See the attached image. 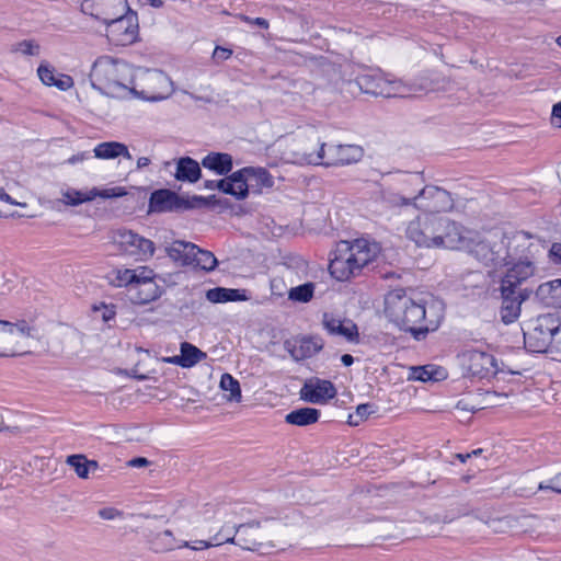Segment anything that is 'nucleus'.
Returning a JSON list of instances; mask_svg holds the SVG:
<instances>
[{
    "label": "nucleus",
    "instance_id": "nucleus-29",
    "mask_svg": "<svg viewBox=\"0 0 561 561\" xmlns=\"http://www.w3.org/2000/svg\"><path fill=\"white\" fill-rule=\"evenodd\" d=\"M201 164L218 175H227L233 168V159L226 152H209L202 159Z\"/></svg>",
    "mask_w": 561,
    "mask_h": 561
},
{
    "label": "nucleus",
    "instance_id": "nucleus-6",
    "mask_svg": "<svg viewBox=\"0 0 561 561\" xmlns=\"http://www.w3.org/2000/svg\"><path fill=\"white\" fill-rule=\"evenodd\" d=\"M106 24V36L116 46H127L137 41L139 24L137 12L128 8L126 13L110 20Z\"/></svg>",
    "mask_w": 561,
    "mask_h": 561
},
{
    "label": "nucleus",
    "instance_id": "nucleus-4",
    "mask_svg": "<svg viewBox=\"0 0 561 561\" xmlns=\"http://www.w3.org/2000/svg\"><path fill=\"white\" fill-rule=\"evenodd\" d=\"M282 528L283 524L272 517L242 523L236 546L243 550L270 553V550L275 548L273 539Z\"/></svg>",
    "mask_w": 561,
    "mask_h": 561
},
{
    "label": "nucleus",
    "instance_id": "nucleus-47",
    "mask_svg": "<svg viewBox=\"0 0 561 561\" xmlns=\"http://www.w3.org/2000/svg\"><path fill=\"white\" fill-rule=\"evenodd\" d=\"M41 46L33 39H24L12 47V51H20L25 56H37L39 54Z\"/></svg>",
    "mask_w": 561,
    "mask_h": 561
},
{
    "label": "nucleus",
    "instance_id": "nucleus-1",
    "mask_svg": "<svg viewBox=\"0 0 561 561\" xmlns=\"http://www.w3.org/2000/svg\"><path fill=\"white\" fill-rule=\"evenodd\" d=\"M90 79L93 89L108 96L131 93L141 100L158 102L173 92V83L162 70L146 72V81L159 85L160 90H137L134 69L126 61L111 56H101L94 61Z\"/></svg>",
    "mask_w": 561,
    "mask_h": 561
},
{
    "label": "nucleus",
    "instance_id": "nucleus-13",
    "mask_svg": "<svg viewBox=\"0 0 561 561\" xmlns=\"http://www.w3.org/2000/svg\"><path fill=\"white\" fill-rule=\"evenodd\" d=\"M130 8L127 0H83L81 11L104 24L110 20L126 13Z\"/></svg>",
    "mask_w": 561,
    "mask_h": 561
},
{
    "label": "nucleus",
    "instance_id": "nucleus-35",
    "mask_svg": "<svg viewBox=\"0 0 561 561\" xmlns=\"http://www.w3.org/2000/svg\"><path fill=\"white\" fill-rule=\"evenodd\" d=\"M66 463L75 469L76 473L81 479L89 477L90 469H98L99 463L95 460H88L84 455L75 454L70 455L66 459Z\"/></svg>",
    "mask_w": 561,
    "mask_h": 561
},
{
    "label": "nucleus",
    "instance_id": "nucleus-42",
    "mask_svg": "<svg viewBox=\"0 0 561 561\" xmlns=\"http://www.w3.org/2000/svg\"><path fill=\"white\" fill-rule=\"evenodd\" d=\"M95 197H98V193L95 192V187L89 192H81L77 190H68L64 193L65 203L71 206H78L85 202H91Z\"/></svg>",
    "mask_w": 561,
    "mask_h": 561
},
{
    "label": "nucleus",
    "instance_id": "nucleus-3",
    "mask_svg": "<svg viewBox=\"0 0 561 561\" xmlns=\"http://www.w3.org/2000/svg\"><path fill=\"white\" fill-rule=\"evenodd\" d=\"M535 266L531 261L518 262L511 266L500 283L501 320L505 324L515 322L520 316L522 305L530 298L533 289L522 287L533 276Z\"/></svg>",
    "mask_w": 561,
    "mask_h": 561
},
{
    "label": "nucleus",
    "instance_id": "nucleus-16",
    "mask_svg": "<svg viewBox=\"0 0 561 561\" xmlns=\"http://www.w3.org/2000/svg\"><path fill=\"white\" fill-rule=\"evenodd\" d=\"M348 85L351 88L356 87L360 92L374 96L391 98L398 95L397 92L391 91L394 87L390 84V81L385 80L378 73H360L354 81L348 82Z\"/></svg>",
    "mask_w": 561,
    "mask_h": 561
},
{
    "label": "nucleus",
    "instance_id": "nucleus-57",
    "mask_svg": "<svg viewBox=\"0 0 561 561\" xmlns=\"http://www.w3.org/2000/svg\"><path fill=\"white\" fill-rule=\"evenodd\" d=\"M390 84L394 87L391 91L398 93L394 98H409L412 95L410 93L412 89L403 84L401 81H390Z\"/></svg>",
    "mask_w": 561,
    "mask_h": 561
},
{
    "label": "nucleus",
    "instance_id": "nucleus-22",
    "mask_svg": "<svg viewBox=\"0 0 561 561\" xmlns=\"http://www.w3.org/2000/svg\"><path fill=\"white\" fill-rule=\"evenodd\" d=\"M322 325L331 335L343 336L348 342L358 341V328L352 320H341L333 313L324 312L322 316Z\"/></svg>",
    "mask_w": 561,
    "mask_h": 561
},
{
    "label": "nucleus",
    "instance_id": "nucleus-25",
    "mask_svg": "<svg viewBox=\"0 0 561 561\" xmlns=\"http://www.w3.org/2000/svg\"><path fill=\"white\" fill-rule=\"evenodd\" d=\"M533 294L545 307L561 308V278L540 284Z\"/></svg>",
    "mask_w": 561,
    "mask_h": 561
},
{
    "label": "nucleus",
    "instance_id": "nucleus-62",
    "mask_svg": "<svg viewBox=\"0 0 561 561\" xmlns=\"http://www.w3.org/2000/svg\"><path fill=\"white\" fill-rule=\"evenodd\" d=\"M417 181H419V178L416 175L407 176V179L403 180L404 186L402 188H400L399 191H407L408 193L414 192V195H416L420 190L410 188V186H412Z\"/></svg>",
    "mask_w": 561,
    "mask_h": 561
},
{
    "label": "nucleus",
    "instance_id": "nucleus-61",
    "mask_svg": "<svg viewBox=\"0 0 561 561\" xmlns=\"http://www.w3.org/2000/svg\"><path fill=\"white\" fill-rule=\"evenodd\" d=\"M551 123L558 127H561V101L552 106Z\"/></svg>",
    "mask_w": 561,
    "mask_h": 561
},
{
    "label": "nucleus",
    "instance_id": "nucleus-17",
    "mask_svg": "<svg viewBox=\"0 0 561 561\" xmlns=\"http://www.w3.org/2000/svg\"><path fill=\"white\" fill-rule=\"evenodd\" d=\"M337 391L334 383L330 380L317 377L307 379L300 389V398L313 404H322L333 399Z\"/></svg>",
    "mask_w": 561,
    "mask_h": 561
},
{
    "label": "nucleus",
    "instance_id": "nucleus-53",
    "mask_svg": "<svg viewBox=\"0 0 561 561\" xmlns=\"http://www.w3.org/2000/svg\"><path fill=\"white\" fill-rule=\"evenodd\" d=\"M411 378L420 381L434 380L433 370H428V366H417L412 368Z\"/></svg>",
    "mask_w": 561,
    "mask_h": 561
},
{
    "label": "nucleus",
    "instance_id": "nucleus-32",
    "mask_svg": "<svg viewBox=\"0 0 561 561\" xmlns=\"http://www.w3.org/2000/svg\"><path fill=\"white\" fill-rule=\"evenodd\" d=\"M93 152L98 159H115L117 157L131 159L127 146L118 141L101 142L94 148Z\"/></svg>",
    "mask_w": 561,
    "mask_h": 561
},
{
    "label": "nucleus",
    "instance_id": "nucleus-63",
    "mask_svg": "<svg viewBox=\"0 0 561 561\" xmlns=\"http://www.w3.org/2000/svg\"><path fill=\"white\" fill-rule=\"evenodd\" d=\"M150 461L146 457H135L130 459L127 465L134 468H144L149 466Z\"/></svg>",
    "mask_w": 561,
    "mask_h": 561
},
{
    "label": "nucleus",
    "instance_id": "nucleus-43",
    "mask_svg": "<svg viewBox=\"0 0 561 561\" xmlns=\"http://www.w3.org/2000/svg\"><path fill=\"white\" fill-rule=\"evenodd\" d=\"M220 388L225 391H229V400L234 402H240L242 394H241V387L239 381L232 377L230 374L226 373L220 378Z\"/></svg>",
    "mask_w": 561,
    "mask_h": 561
},
{
    "label": "nucleus",
    "instance_id": "nucleus-39",
    "mask_svg": "<svg viewBox=\"0 0 561 561\" xmlns=\"http://www.w3.org/2000/svg\"><path fill=\"white\" fill-rule=\"evenodd\" d=\"M193 254H194L193 265L195 267H199L203 271L210 272V271H214L216 268V266L218 265V260L216 259V256L214 255L213 252H210L208 250H203V249L198 248L196 244H195Z\"/></svg>",
    "mask_w": 561,
    "mask_h": 561
},
{
    "label": "nucleus",
    "instance_id": "nucleus-21",
    "mask_svg": "<svg viewBox=\"0 0 561 561\" xmlns=\"http://www.w3.org/2000/svg\"><path fill=\"white\" fill-rule=\"evenodd\" d=\"M344 248L353 255V263L357 265L360 274L371 272L376 267V252H373L367 241L356 240L354 243L344 241Z\"/></svg>",
    "mask_w": 561,
    "mask_h": 561
},
{
    "label": "nucleus",
    "instance_id": "nucleus-14",
    "mask_svg": "<svg viewBox=\"0 0 561 561\" xmlns=\"http://www.w3.org/2000/svg\"><path fill=\"white\" fill-rule=\"evenodd\" d=\"M116 242L124 252L140 261L150 259L154 253V243L131 230H118Z\"/></svg>",
    "mask_w": 561,
    "mask_h": 561
},
{
    "label": "nucleus",
    "instance_id": "nucleus-27",
    "mask_svg": "<svg viewBox=\"0 0 561 561\" xmlns=\"http://www.w3.org/2000/svg\"><path fill=\"white\" fill-rule=\"evenodd\" d=\"M195 244L192 242L175 240L164 248L168 256L181 266L193 265Z\"/></svg>",
    "mask_w": 561,
    "mask_h": 561
},
{
    "label": "nucleus",
    "instance_id": "nucleus-30",
    "mask_svg": "<svg viewBox=\"0 0 561 561\" xmlns=\"http://www.w3.org/2000/svg\"><path fill=\"white\" fill-rule=\"evenodd\" d=\"M206 299L213 304L244 301L248 299L244 289L214 287L206 291Z\"/></svg>",
    "mask_w": 561,
    "mask_h": 561
},
{
    "label": "nucleus",
    "instance_id": "nucleus-54",
    "mask_svg": "<svg viewBox=\"0 0 561 561\" xmlns=\"http://www.w3.org/2000/svg\"><path fill=\"white\" fill-rule=\"evenodd\" d=\"M539 490H550L561 494V471L546 482L539 483Z\"/></svg>",
    "mask_w": 561,
    "mask_h": 561
},
{
    "label": "nucleus",
    "instance_id": "nucleus-44",
    "mask_svg": "<svg viewBox=\"0 0 561 561\" xmlns=\"http://www.w3.org/2000/svg\"><path fill=\"white\" fill-rule=\"evenodd\" d=\"M376 405L374 403H362L358 404L354 413H350L347 423L351 426H357L365 421L370 414L376 412Z\"/></svg>",
    "mask_w": 561,
    "mask_h": 561
},
{
    "label": "nucleus",
    "instance_id": "nucleus-38",
    "mask_svg": "<svg viewBox=\"0 0 561 561\" xmlns=\"http://www.w3.org/2000/svg\"><path fill=\"white\" fill-rule=\"evenodd\" d=\"M139 277L138 270H117L113 272V277L110 280V284L115 287L126 286L128 287V293L130 294L134 285L136 284Z\"/></svg>",
    "mask_w": 561,
    "mask_h": 561
},
{
    "label": "nucleus",
    "instance_id": "nucleus-26",
    "mask_svg": "<svg viewBox=\"0 0 561 561\" xmlns=\"http://www.w3.org/2000/svg\"><path fill=\"white\" fill-rule=\"evenodd\" d=\"M202 164L185 156L175 160L174 178L180 182L196 183L202 178Z\"/></svg>",
    "mask_w": 561,
    "mask_h": 561
},
{
    "label": "nucleus",
    "instance_id": "nucleus-49",
    "mask_svg": "<svg viewBox=\"0 0 561 561\" xmlns=\"http://www.w3.org/2000/svg\"><path fill=\"white\" fill-rule=\"evenodd\" d=\"M37 73H38V77H39L41 81L45 85L53 87V84H54V82L56 80V77H55V73H54V68H51L48 65L41 64L38 69H37Z\"/></svg>",
    "mask_w": 561,
    "mask_h": 561
},
{
    "label": "nucleus",
    "instance_id": "nucleus-31",
    "mask_svg": "<svg viewBox=\"0 0 561 561\" xmlns=\"http://www.w3.org/2000/svg\"><path fill=\"white\" fill-rule=\"evenodd\" d=\"M321 413L318 409L304 407L286 414L285 421L296 426H308L318 422Z\"/></svg>",
    "mask_w": 561,
    "mask_h": 561
},
{
    "label": "nucleus",
    "instance_id": "nucleus-15",
    "mask_svg": "<svg viewBox=\"0 0 561 561\" xmlns=\"http://www.w3.org/2000/svg\"><path fill=\"white\" fill-rule=\"evenodd\" d=\"M324 341L319 335H305L298 339H288L284 341V348L289 353L295 362L310 358L321 352Z\"/></svg>",
    "mask_w": 561,
    "mask_h": 561
},
{
    "label": "nucleus",
    "instance_id": "nucleus-50",
    "mask_svg": "<svg viewBox=\"0 0 561 561\" xmlns=\"http://www.w3.org/2000/svg\"><path fill=\"white\" fill-rule=\"evenodd\" d=\"M102 310V320L104 322H108L113 320L116 316V306L113 304L106 305L105 302H101L99 306H93V311Z\"/></svg>",
    "mask_w": 561,
    "mask_h": 561
},
{
    "label": "nucleus",
    "instance_id": "nucleus-20",
    "mask_svg": "<svg viewBox=\"0 0 561 561\" xmlns=\"http://www.w3.org/2000/svg\"><path fill=\"white\" fill-rule=\"evenodd\" d=\"M529 238L530 236L524 231H517L513 233L512 237H507L504 234L500 242H503L505 245V251L508 253L507 255V265L514 266L515 263L530 261L525 252L529 249Z\"/></svg>",
    "mask_w": 561,
    "mask_h": 561
},
{
    "label": "nucleus",
    "instance_id": "nucleus-45",
    "mask_svg": "<svg viewBox=\"0 0 561 561\" xmlns=\"http://www.w3.org/2000/svg\"><path fill=\"white\" fill-rule=\"evenodd\" d=\"M327 145L324 142L319 144V150L312 152H304L301 161L308 164H323L327 165L328 151H325Z\"/></svg>",
    "mask_w": 561,
    "mask_h": 561
},
{
    "label": "nucleus",
    "instance_id": "nucleus-41",
    "mask_svg": "<svg viewBox=\"0 0 561 561\" xmlns=\"http://www.w3.org/2000/svg\"><path fill=\"white\" fill-rule=\"evenodd\" d=\"M314 284L307 282L305 284L291 287L288 291V299L295 302H308L312 299Z\"/></svg>",
    "mask_w": 561,
    "mask_h": 561
},
{
    "label": "nucleus",
    "instance_id": "nucleus-12",
    "mask_svg": "<svg viewBox=\"0 0 561 561\" xmlns=\"http://www.w3.org/2000/svg\"><path fill=\"white\" fill-rule=\"evenodd\" d=\"M164 289L156 282L152 270L140 267L139 277L130 291V301L135 305H147L161 297Z\"/></svg>",
    "mask_w": 561,
    "mask_h": 561
},
{
    "label": "nucleus",
    "instance_id": "nucleus-52",
    "mask_svg": "<svg viewBox=\"0 0 561 561\" xmlns=\"http://www.w3.org/2000/svg\"><path fill=\"white\" fill-rule=\"evenodd\" d=\"M210 547H217L213 537L209 540L183 541L181 545H178V548H190L192 550H204Z\"/></svg>",
    "mask_w": 561,
    "mask_h": 561
},
{
    "label": "nucleus",
    "instance_id": "nucleus-46",
    "mask_svg": "<svg viewBox=\"0 0 561 561\" xmlns=\"http://www.w3.org/2000/svg\"><path fill=\"white\" fill-rule=\"evenodd\" d=\"M11 339L12 335L3 331L2 320H0V357H13L25 353V351L8 347L7 343H9Z\"/></svg>",
    "mask_w": 561,
    "mask_h": 561
},
{
    "label": "nucleus",
    "instance_id": "nucleus-33",
    "mask_svg": "<svg viewBox=\"0 0 561 561\" xmlns=\"http://www.w3.org/2000/svg\"><path fill=\"white\" fill-rule=\"evenodd\" d=\"M2 328L4 332H8L12 335L10 342L7 343V346L11 347L12 350H19L18 344L20 339L32 336L33 328H31L25 320L19 321L16 323L2 320ZM20 351L22 350L20 348Z\"/></svg>",
    "mask_w": 561,
    "mask_h": 561
},
{
    "label": "nucleus",
    "instance_id": "nucleus-9",
    "mask_svg": "<svg viewBox=\"0 0 561 561\" xmlns=\"http://www.w3.org/2000/svg\"><path fill=\"white\" fill-rule=\"evenodd\" d=\"M414 198L413 207L427 214L437 215L448 211L454 207V199L450 193L434 185H426L420 188Z\"/></svg>",
    "mask_w": 561,
    "mask_h": 561
},
{
    "label": "nucleus",
    "instance_id": "nucleus-7",
    "mask_svg": "<svg viewBox=\"0 0 561 561\" xmlns=\"http://www.w3.org/2000/svg\"><path fill=\"white\" fill-rule=\"evenodd\" d=\"M214 516H218V519L224 523L219 530L213 536L215 543H217V546L222 543L236 545L237 539H239V530L241 529L242 524L236 518V510L231 508L230 511H227L225 508H219L214 511L213 506L207 504L205 513L203 514V519L197 518L195 523L197 527H202V522H207Z\"/></svg>",
    "mask_w": 561,
    "mask_h": 561
},
{
    "label": "nucleus",
    "instance_id": "nucleus-34",
    "mask_svg": "<svg viewBox=\"0 0 561 561\" xmlns=\"http://www.w3.org/2000/svg\"><path fill=\"white\" fill-rule=\"evenodd\" d=\"M381 201L390 208H400L405 206H413L414 192L408 193L407 191L394 192L392 190L381 191Z\"/></svg>",
    "mask_w": 561,
    "mask_h": 561
},
{
    "label": "nucleus",
    "instance_id": "nucleus-18",
    "mask_svg": "<svg viewBox=\"0 0 561 561\" xmlns=\"http://www.w3.org/2000/svg\"><path fill=\"white\" fill-rule=\"evenodd\" d=\"M353 254L344 248V241H342L334 252V257L330 259L329 271L332 277L340 282L350 279L359 275L357 265L353 263Z\"/></svg>",
    "mask_w": 561,
    "mask_h": 561
},
{
    "label": "nucleus",
    "instance_id": "nucleus-55",
    "mask_svg": "<svg viewBox=\"0 0 561 561\" xmlns=\"http://www.w3.org/2000/svg\"><path fill=\"white\" fill-rule=\"evenodd\" d=\"M232 55V50L227 47L216 46L213 53V60L215 64H220L227 59H229Z\"/></svg>",
    "mask_w": 561,
    "mask_h": 561
},
{
    "label": "nucleus",
    "instance_id": "nucleus-5",
    "mask_svg": "<svg viewBox=\"0 0 561 561\" xmlns=\"http://www.w3.org/2000/svg\"><path fill=\"white\" fill-rule=\"evenodd\" d=\"M559 330V319L554 314L538 316L524 331L525 347L533 353H546Z\"/></svg>",
    "mask_w": 561,
    "mask_h": 561
},
{
    "label": "nucleus",
    "instance_id": "nucleus-64",
    "mask_svg": "<svg viewBox=\"0 0 561 561\" xmlns=\"http://www.w3.org/2000/svg\"><path fill=\"white\" fill-rule=\"evenodd\" d=\"M221 205V201L218 199L216 197V195H209V196H204V203H203V207L204 208H215L216 206H220Z\"/></svg>",
    "mask_w": 561,
    "mask_h": 561
},
{
    "label": "nucleus",
    "instance_id": "nucleus-23",
    "mask_svg": "<svg viewBox=\"0 0 561 561\" xmlns=\"http://www.w3.org/2000/svg\"><path fill=\"white\" fill-rule=\"evenodd\" d=\"M364 149L357 145H334L328 149L327 165H344L358 162Z\"/></svg>",
    "mask_w": 561,
    "mask_h": 561
},
{
    "label": "nucleus",
    "instance_id": "nucleus-40",
    "mask_svg": "<svg viewBox=\"0 0 561 561\" xmlns=\"http://www.w3.org/2000/svg\"><path fill=\"white\" fill-rule=\"evenodd\" d=\"M180 350L182 358L184 359L185 368H191L207 357L205 352L188 342L181 343Z\"/></svg>",
    "mask_w": 561,
    "mask_h": 561
},
{
    "label": "nucleus",
    "instance_id": "nucleus-10",
    "mask_svg": "<svg viewBox=\"0 0 561 561\" xmlns=\"http://www.w3.org/2000/svg\"><path fill=\"white\" fill-rule=\"evenodd\" d=\"M469 252L485 266L494 268L507 266L508 253L505 251L504 243L500 240L482 239L473 241Z\"/></svg>",
    "mask_w": 561,
    "mask_h": 561
},
{
    "label": "nucleus",
    "instance_id": "nucleus-48",
    "mask_svg": "<svg viewBox=\"0 0 561 561\" xmlns=\"http://www.w3.org/2000/svg\"><path fill=\"white\" fill-rule=\"evenodd\" d=\"M204 203V196L192 195V196H183L181 195L180 201V213L191 209H202Z\"/></svg>",
    "mask_w": 561,
    "mask_h": 561
},
{
    "label": "nucleus",
    "instance_id": "nucleus-36",
    "mask_svg": "<svg viewBox=\"0 0 561 561\" xmlns=\"http://www.w3.org/2000/svg\"><path fill=\"white\" fill-rule=\"evenodd\" d=\"M150 549L156 553L173 550L178 548L175 538L171 530H164L156 534L149 539Z\"/></svg>",
    "mask_w": 561,
    "mask_h": 561
},
{
    "label": "nucleus",
    "instance_id": "nucleus-56",
    "mask_svg": "<svg viewBox=\"0 0 561 561\" xmlns=\"http://www.w3.org/2000/svg\"><path fill=\"white\" fill-rule=\"evenodd\" d=\"M98 514L102 519L105 520H112L115 519L116 517L123 516V512L115 507H103L99 511Z\"/></svg>",
    "mask_w": 561,
    "mask_h": 561
},
{
    "label": "nucleus",
    "instance_id": "nucleus-59",
    "mask_svg": "<svg viewBox=\"0 0 561 561\" xmlns=\"http://www.w3.org/2000/svg\"><path fill=\"white\" fill-rule=\"evenodd\" d=\"M73 81L70 76L60 75L59 78H56L53 87H57L61 91L68 90L72 85Z\"/></svg>",
    "mask_w": 561,
    "mask_h": 561
},
{
    "label": "nucleus",
    "instance_id": "nucleus-8",
    "mask_svg": "<svg viewBox=\"0 0 561 561\" xmlns=\"http://www.w3.org/2000/svg\"><path fill=\"white\" fill-rule=\"evenodd\" d=\"M442 225L444 224L437 221L436 215L423 213L408 225L407 238L415 242L417 247L437 248L440 237L435 233Z\"/></svg>",
    "mask_w": 561,
    "mask_h": 561
},
{
    "label": "nucleus",
    "instance_id": "nucleus-58",
    "mask_svg": "<svg viewBox=\"0 0 561 561\" xmlns=\"http://www.w3.org/2000/svg\"><path fill=\"white\" fill-rule=\"evenodd\" d=\"M240 20L245 22V23H249V24H253V25H256L259 26L260 28H263V30H267L268 26H270V23L266 19L264 18H250L248 15H244V14H240Z\"/></svg>",
    "mask_w": 561,
    "mask_h": 561
},
{
    "label": "nucleus",
    "instance_id": "nucleus-11",
    "mask_svg": "<svg viewBox=\"0 0 561 561\" xmlns=\"http://www.w3.org/2000/svg\"><path fill=\"white\" fill-rule=\"evenodd\" d=\"M460 358L462 366L473 377H479L480 379L489 378L495 376L499 371L496 359L488 352L473 348L466 350Z\"/></svg>",
    "mask_w": 561,
    "mask_h": 561
},
{
    "label": "nucleus",
    "instance_id": "nucleus-24",
    "mask_svg": "<svg viewBox=\"0 0 561 561\" xmlns=\"http://www.w3.org/2000/svg\"><path fill=\"white\" fill-rule=\"evenodd\" d=\"M240 172L247 185V196L250 190L259 194L262 188H271L274 185V179L265 168L245 167L240 169Z\"/></svg>",
    "mask_w": 561,
    "mask_h": 561
},
{
    "label": "nucleus",
    "instance_id": "nucleus-37",
    "mask_svg": "<svg viewBox=\"0 0 561 561\" xmlns=\"http://www.w3.org/2000/svg\"><path fill=\"white\" fill-rule=\"evenodd\" d=\"M448 229L444 236H439L440 240L437 241V248L444 247L446 249H457L462 243V236L460 226L449 219Z\"/></svg>",
    "mask_w": 561,
    "mask_h": 561
},
{
    "label": "nucleus",
    "instance_id": "nucleus-28",
    "mask_svg": "<svg viewBox=\"0 0 561 561\" xmlns=\"http://www.w3.org/2000/svg\"><path fill=\"white\" fill-rule=\"evenodd\" d=\"M225 176L217 181V190L237 199H244L247 197V185L243 182L240 170Z\"/></svg>",
    "mask_w": 561,
    "mask_h": 561
},
{
    "label": "nucleus",
    "instance_id": "nucleus-60",
    "mask_svg": "<svg viewBox=\"0 0 561 561\" xmlns=\"http://www.w3.org/2000/svg\"><path fill=\"white\" fill-rule=\"evenodd\" d=\"M549 256L553 263L561 264V243L556 242L552 244Z\"/></svg>",
    "mask_w": 561,
    "mask_h": 561
},
{
    "label": "nucleus",
    "instance_id": "nucleus-2",
    "mask_svg": "<svg viewBox=\"0 0 561 561\" xmlns=\"http://www.w3.org/2000/svg\"><path fill=\"white\" fill-rule=\"evenodd\" d=\"M385 314L390 322L414 340L423 341L430 332L438 329L443 314H432L424 299H414L403 288H396L385 297Z\"/></svg>",
    "mask_w": 561,
    "mask_h": 561
},
{
    "label": "nucleus",
    "instance_id": "nucleus-19",
    "mask_svg": "<svg viewBox=\"0 0 561 561\" xmlns=\"http://www.w3.org/2000/svg\"><path fill=\"white\" fill-rule=\"evenodd\" d=\"M181 195L170 188L154 190L149 197L148 214L180 213Z\"/></svg>",
    "mask_w": 561,
    "mask_h": 561
},
{
    "label": "nucleus",
    "instance_id": "nucleus-51",
    "mask_svg": "<svg viewBox=\"0 0 561 561\" xmlns=\"http://www.w3.org/2000/svg\"><path fill=\"white\" fill-rule=\"evenodd\" d=\"M95 192L98 193V197L102 198H117L123 197L127 194L125 187L115 186L111 188L99 190L95 187Z\"/></svg>",
    "mask_w": 561,
    "mask_h": 561
}]
</instances>
